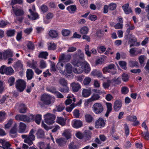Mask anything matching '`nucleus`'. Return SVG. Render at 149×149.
Listing matches in <instances>:
<instances>
[{"mask_svg": "<svg viewBox=\"0 0 149 149\" xmlns=\"http://www.w3.org/2000/svg\"><path fill=\"white\" fill-rule=\"evenodd\" d=\"M57 68L62 74H65V56L64 54H61L60 56L59 61L56 65Z\"/></svg>", "mask_w": 149, "mask_h": 149, "instance_id": "obj_1", "label": "nucleus"}, {"mask_svg": "<svg viewBox=\"0 0 149 149\" xmlns=\"http://www.w3.org/2000/svg\"><path fill=\"white\" fill-rule=\"evenodd\" d=\"M41 100L44 104L48 105L54 103L55 100L53 96L48 94H45L41 96Z\"/></svg>", "mask_w": 149, "mask_h": 149, "instance_id": "obj_2", "label": "nucleus"}, {"mask_svg": "<svg viewBox=\"0 0 149 149\" xmlns=\"http://www.w3.org/2000/svg\"><path fill=\"white\" fill-rule=\"evenodd\" d=\"M82 62H78V60H73L72 63L75 66L73 71L75 73L80 74L82 73L84 71V69L82 67Z\"/></svg>", "mask_w": 149, "mask_h": 149, "instance_id": "obj_3", "label": "nucleus"}, {"mask_svg": "<svg viewBox=\"0 0 149 149\" xmlns=\"http://www.w3.org/2000/svg\"><path fill=\"white\" fill-rule=\"evenodd\" d=\"M106 120L102 117L99 118L95 123L94 127L96 129H101L104 127Z\"/></svg>", "mask_w": 149, "mask_h": 149, "instance_id": "obj_4", "label": "nucleus"}, {"mask_svg": "<svg viewBox=\"0 0 149 149\" xmlns=\"http://www.w3.org/2000/svg\"><path fill=\"white\" fill-rule=\"evenodd\" d=\"M93 112L96 114H100L103 111L104 108L102 104L96 103L94 104L92 107Z\"/></svg>", "mask_w": 149, "mask_h": 149, "instance_id": "obj_5", "label": "nucleus"}, {"mask_svg": "<svg viewBox=\"0 0 149 149\" xmlns=\"http://www.w3.org/2000/svg\"><path fill=\"white\" fill-rule=\"evenodd\" d=\"M45 123L48 124H51L54 123L56 118L55 116L53 114L47 113L44 116Z\"/></svg>", "mask_w": 149, "mask_h": 149, "instance_id": "obj_6", "label": "nucleus"}, {"mask_svg": "<svg viewBox=\"0 0 149 149\" xmlns=\"http://www.w3.org/2000/svg\"><path fill=\"white\" fill-rule=\"evenodd\" d=\"M26 85L25 82L24 80L20 79L16 81V87L18 91L22 92L25 88Z\"/></svg>", "mask_w": 149, "mask_h": 149, "instance_id": "obj_7", "label": "nucleus"}, {"mask_svg": "<svg viewBox=\"0 0 149 149\" xmlns=\"http://www.w3.org/2000/svg\"><path fill=\"white\" fill-rule=\"evenodd\" d=\"M12 11H13L17 16H21L23 15L24 12L22 10L18 8L17 6H12Z\"/></svg>", "mask_w": 149, "mask_h": 149, "instance_id": "obj_8", "label": "nucleus"}, {"mask_svg": "<svg viewBox=\"0 0 149 149\" xmlns=\"http://www.w3.org/2000/svg\"><path fill=\"white\" fill-rule=\"evenodd\" d=\"M91 74L93 76H95L98 78H101V79L103 80L105 79V77L103 76L102 72L99 70H94L91 72Z\"/></svg>", "mask_w": 149, "mask_h": 149, "instance_id": "obj_9", "label": "nucleus"}, {"mask_svg": "<svg viewBox=\"0 0 149 149\" xmlns=\"http://www.w3.org/2000/svg\"><path fill=\"white\" fill-rule=\"evenodd\" d=\"M122 106V102L121 100H116L114 103L113 108L115 111H118L120 110Z\"/></svg>", "mask_w": 149, "mask_h": 149, "instance_id": "obj_10", "label": "nucleus"}, {"mask_svg": "<svg viewBox=\"0 0 149 149\" xmlns=\"http://www.w3.org/2000/svg\"><path fill=\"white\" fill-rule=\"evenodd\" d=\"M70 86L74 92L78 91L81 88V85L77 82H73L71 83L70 84Z\"/></svg>", "mask_w": 149, "mask_h": 149, "instance_id": "obj_11", "label": "nucleus"}, {"mask_svg": "<svg viewBox=\"0 0 149 149\" xmlns=\"http://www.w3.org/2000/svg\"><path fill=\"white\" fill-rule=\"evenodd\" d=\"M13 56V52L10 49L6 50L3 52V57L4 60L8 58L12 57Z\"/></svg>", "mask_w": 149, "mask_h": 149, "instance_id": "obj_12", "label": "nucleus"}, {"mask_svg": "<svg viewBox=\"0 0 149 149\" xmlns=\"http://www.w3.org/2000/svg\"><path fill=\"white\" fill-rule=\"evenodd\" d=\"M27 118V116L23 114H18L15 117V119L17 120L28 122V120Z\"/></svg>", "mask_w": 149, "mask_h": 149, "instance_id": "obj_13", "label": "nucleus"}, {"mask_svg": "<svg viewBox=\"0 0 149 149\" xmlns=\"http://www.w3.org/2000/svg\"><path fill=\"white\" fill-rule=\"evenodd\" d=\"M17 125L15 123L10 132V135L12 138H15L17 135Z\"/></svg>", "mask_w": 149, "mask_h": 149, "instance_id": "obj_14", "label": "nucleus"}, {"mask_svg": "<svg viewBox=\"0 0 149 149\" xmlns=\"http://www.w3.org/2000/svg\"><path fill=\"white\" fill-rule=\"evenodd\" d=\"M72 125L74 128H78L82 127L83 124L80 120H74L72 122Z\"/></svg>", "mask_w": 149, "mask_h": 149, "instance_id": "obj_15", "label": "nucleus"}, {"mask_svg": "<svg viewBox=\"0 0 149 149\" xmlns=\"http://www.w3.org/2000/svg\"><path fill=\"white\" fill-rule=\"evenodd\" d=\"M130 53L131 56H133L138 54H141L142 53V49L137 50L135 48H133L130 49Z\"/></svg>", "mask_w": 149, "mask_h": 149, "instance_id": "obj_16", "label": "nucleus"}, {"mask_svg": "<svg viewBox=\"0 0 149 149\" xmlns=\"http://www.w3.org/2000/svg\"><path fill=\"white\" fill-rule=\"evenodd\" d=\"M81 64H82V67L84 68V70L85 73H88L91 70L89 64L86 61L82 62Z\"/></svg>", "mask_w": 149, "mask_h": 149, "instance_id": "obj_17", "label": "nucleus"}, {"mask_svg": "<svg viewBox=\"0 0 149 149\" xmlns=\"http://www.w3.org/2000/svg\"><path fill=\"white\" fill-rule=\"evenodd\" d=\"M72 72V67L70 64L68 63L66 65V77L71 76Z\"/></svg>", "mask_w": 149, "mask_h": 149, "instance_id": "obj_18", "label": "nucleus"}, {"mask_svg": "<svg viewBox=\"0 0 149 149\" xmlns=\"http://www.w3.org/2000/svg\"><path fill=\"white\" fill-rule=\"evenodd\" d=\"M67 100H66V105H68L71 104L73 100L74 102H75V99L73 94H69L67 97Z\"/></svg>", "mask_w": 149, "mask_h": 149, "instance_id": "obj_19", "label": "nucleus"}, {"mask_svg": "<svg viewBox=\"0 0 149 149\" xmlns=\"http://www.w3.org/2000/svg\"><path fill=\"white\" fill-rule=\"evenodd\" d=\"M82 96L84 97H87L91 95V90L90 88L86 89H84L82 91Z\"/></svg>", "mask_w": 149, "mask_h": 149, "instance_id": "obj_20", "label": "nucleus"}, {"mask_svg": "<svg viewBox=\"0 0 149 149\" xmlns=\"http://www.w3.org/2000/svg\"><path fill=\"white\" fill-rule=\"evenodd\" d=\"M107 66L111 74H114L116 73V66L113 64H111Z\"/></svg>", "mask_w": 149, "mask_h": 149, "instance_id": "obj_21", "label": "nucleus"}, {"mask_svg": "<svg viewBox=\"0 0 149 149\" xmlns=\"http://www.w3.org/2000/svg\"><path fill=\"white\" fill-rule=\"evenodd\" d=\"M49 36L51 38H56L58 36V33L57 31L54 30H51L49 32Z\"/></svg>", "mask_w": 149, "mask_h": 149, "instance_id": "obj_22", "label": "nucleus"}, {"mask_svg": "<svg viewBox=\"0 0 149 149\" xmlns=\"http://www.w3.org/2000/svg\"><path fill=\"white\" fill-rule=\"evenodd\" d=\"M27 65L31 68L35 69L37 66V62L34 59L32 60L31 61H29L27 62Z\"/></svg>", "mask_w": 149, "mask_h": 149, "instance_id": "obj_23", "label": "nucleus"}, {"mask_svg": "<svg viewBox=\"0 0 149 149\" xmlns=\"http://www.w3.org/2000/svg\"><path fill=\"white\" fill-rule=\"evenodd\" d=\"M26 76L28 80H31L33 77L34 73L31 69H27L26 72Z\"/></svg>", "mask_w": 149, "mask_h": 149, "instance_id": "obj_24", "label": "nucleus"}, {"mask_svg": "<svg viewBox=\"0 0 149 149\" xmlns=\"http://www.w3.org/2000/svg\"><path fill=\"white\" fill-rule=\"evenodd\" d=\"M106 104L107 107V110L105 114V116L107 117L112 109V105L111 103L110 102L107 103Z\"/></svg>", "mask_w": 149, "mask_h": 149, "instance_id": "obj_25", "label": "nucleus"}, {"mask_svg": "<svg viewBox=\"0 0 149 149\" xmlns=\"http://www.w3.org/2000/svg\"><path fill=\"white\" fill-rule=\"evenodd\" d=\"M86 121L88 123H90L92 122L94 120L93 117L91 115L86 114L85 116Z\"/></svg>", "mask_w": 149, "mask_h": 149, "instance_id": "obj_26", "label": "nucleus"}, {"mask_svg": "<svg viewBox=\"0 0 149 149\" xmlns=\"http://www.w3.org/2000/svg\"><path fill=\"white\" fill-rule=\"evenodd\" d=\"M26 128V125L25 124L22 122H20L19 126V132L20 133L24 132Z\"/></svg>", "mask_w": 149, "mask_h": 149, "instance_id": "obj_27", "label": "nucleus"}, {"mask_svg": "<svg viewBox=\"0 0 149 149\" xmlns=\"http://www.w3.org/2000/svg\"><path fill=\"white\" fill-rule=\"evenodd\" d=\"M83 137L86 140H88L91 138V132L88 130H85L83 132Z\"/></svg>", "mask_w": 149, "mask_h": 149, "instance_id": "obj_28", "label": "nucleus"}, {"mask_svg": "<svg viewBox=\"0 0 149 149\" xmlns=\"http://www.w3.org/2000/svg\"><path fill=\"white\" fill-rule=\"evenodd\" d=\"M74 59L75 60V58H77V59H78L79 58L80 59H83L84 58V54L80 50H79L78 51L77 55L76 54L74 56Z\"/></svg>", "mask_w": 149, "mask_h": 149, "instance_id": "obj_29", "label": "nucleus"}, {"mask_svg": "<svg viewBox=\"0 0 149 149\" xmlns=\"http://www.w3.org/2000/svg\"><path fill=\"white\" fill-rule=\"evenodd\" d=\"M48 54L47 52H40L38 57L39 58L47 59Z\"/></svg>", "mask_w": 149, "mask_h": 149, "instance_id": "obj_30", "label": "nucleus"}, {"mask_svg": "<svg viewBox=\"0 0 149 149\" xmlns=\"http://www.w3.org/2000/svg\"><path fill=\"white\" fill-rule=\"evenodd\" d=\"M29 11L31 14V19L33 20H35L38 18V15L37 13L33 12L32 11V10L31 9H30L29 10Z\"/></svg>", "mask_w": 149, "mask_h": 149, "instance_id": "obj_31", "label": "nucleus"}, {"mask_svg": "<svg viewBox=\"0 0 149 149\" xmlns=\"http://www.w3.org/2000/svg\"><path fill=\"white\" fill-rule=\"evenodd\" d=\"M107 82H104L103 83V86L105 89H108L110 86L111 81L109 78H106Z\"/></svg>", "mask_w": 149, "mask_h": 149, "instance_id": "obj_32", "label": "nucleus"}, {"mask_svg": "<svg viewBox=\"0 0 149 149\" xmlns=\"http://www.w3.org/2000/svg\"><path fill=\"white\" fill-rule=\"evenodd\" d=\"M88 28L87 27L84 26L81 28L80 33L82 34H86L88 33Z\"/></svg>", "mask_w": 149, "mask_h": 149, "instance_id": "obj_33", "label": "nucleus"}, {"mask_svg": "<svg viewBox=\"0 0 149 149\" xmlns=\"http://www.w3.org/2000/svg\"><path fill=\"white\" fill-rule=\"evenodd\" d=\"M14 68L16 69L22 68L23 65L20 61H18L14 65Z\"/></svg>", "mask_w": 149, "mask_h": 149, "instance_id": "obj_34", "label": "nucleus"}, {"mask_svg": "<svg viewBox=\"0 0 149 149\" xmlns=\"http://www.w3.org/2000/svg\"><path fill=\"white\" fill-rule=\"evenodd\" d=\"M36 135L38 138H42L45 135L44 131L41 129H39L37 131Z\"/></svg>", "mask_w": 149, "mask_h": 149, "instance_id": "obj_35", "label": "nucleus"}, {"mask_svg": "<svg viewBox=\"0 0 149 149\" xmlns=\"http://www.w3.org/2000/svg\"><path fill=\"white\" fill-rule=\"evenodd\" d=\"M5 74L7 75H10L14 72V71L11 67H6L5 70Z\"/></svg>", "mask_w": 149, "mask_h": 149, "instance_id": "obj_36", "label": "nucleus"}, {"mask_svg": "<svg viewBox=\"0 0 149 149\" xmlns=\"http://www.w3.org/2000/svg\"><path fill=\"white\" fill-rule=\"evenodd\" d=\"M56 141L57 143L59 146H62L64 144L65 142V139L64 138H61L59 139H56Z\"/></svg>", "mask_w": 149, "mask_h": 149, "instance_id": "obj_37", "label": "nucleus"}, {"mask_svg": "<svg viewBox=\"0 0 149 149\" xmlns=\"http://www.w3.org/2000/svg\"><path fill=\"white\" fill-rule=\"evenodd\" d=\"M27 108L24 104H21L20 107L19 112L21 113H24L26 112Z\"/></svg>", "mask_w": 149, "mask_h": 149, "instance_id": "obj_38", "label": "nucleus"}, {"mask_svg": "<svg viewBox=\"0 0 149 149\" xmlns=\"http://www.w3.org/2000/svg\"><path fill=\"white\" fill-rule=\"evenodd\" d=\"M35 131L33 129H32L29 132L28 137L32 140H34L35 139V136L34 135V133Z\"/></svg>", "mask_w": 149, "mask_h": 149, "instance_id": "obj_39", "label": "nucleus"}, {"mask_svg": "<svg viewBox=\"0 0 149 149\" xmlns=\"http://www.w3.org/2000/svg\"><path fill=\"white\" fill-rule=\"evenodd\" d=\"M100 98L99 95L96 94H93L91 98H89L92 102L96 100L99 99Z\"/></svg>", "mask_w": 149, "mask_h": 149, "instance_id": "obj_40", "label": "nucleus"}, {"mask_svg": "<svg viewBox=\"0 0 149 149\" xmlns=\"http://www.w3.org/2000/svg\"><path fill=\"white\" fill-rule=\"evenodd\" d=\"M6 118V113L4 111H0V122L4 120Z\"/></svg>", "mask_w": 149, "mask_h": 149, "instance_id": "obj_41", "label": "nucleus"}, {"mask_svg": "<svg viewBox=\"0 0 149 149\" xmlns=\"http://www.w3.org/2000/svg\"><path fill=\"white\" fill-rule=\"evenodd\" d=\"M2 145L3 149H12L10 148V144L8 142H3Z\"/></svg>", "mask_w": 149, "mask_h": 149, "instance_id": "obj_42", "label": "nucleus"}, {"mask_svg": "<svg viewBox=\"0 0 149 149\" xmlns=\"http://www.w3.org/2000/svg\"><path fill=\"white\" fill-rule=\"evenodd\" d=\"M42 119V116L40 114H38L35 116L34 120L36 123L39 125L40 124Z\"/></svg>", "mask_w": 149, "mask_h": 149, "instance_id": "obj_43", "label": "nucleus"}, {"mask_svg": "<svg viewBox=\"0 0 149 149\" xmlns=\"http://www.w3.org/2000/svg\"><path fill=\"white\" fill-rule=\"evenodd\" d=\"M47 67V64L45 61L43 60H41L40 62V67L41 69L46 68Z\"/></svg>", "mask_w": 149, "mask_h": 149, "instance_id": "obj_44", "label": "nucleus"}, {"mask_svg": "<svg viewBox=\"0 0 149 149\" xmlns=\"http://www.w3.org/2000/svg\"><path fill=\"white\" fill-rule=\"evenodd\" d=\"M91 80V78L88 77H86L83 81V84L85 85H89Z\"/></svg>", "mask_w": 149, "mask_h": 149, "instance_id": "obj_45", "label": "nucleus"}, {"mask_svg": "<svg viewBox=\"0 0 149 149\" xmlns=\"http://www.w3.org/2000/svg\"><path fill=\"white\" fill-rule=\"evenodd\" d=\"M146 59V57L143 55H141L139 57L138 59L140 63L142 65L144 62L145 60Z\"/></svg>", "mask_w": 149, "mask_h": 149, "instance_id": "obj_46", "label": "nucleus"}, {"mask_svg": "<svg viewBox=\"0 0 149 149\" xmlns=\"http://www.w3.org/2000/svg\"><path fill=\"white\" fill-rule=\"evenodd\" d=\"M57 123L62 126L65 125V122L64 119L61 117H58L57 121Z\"/></svg>", "mask_w": 149, "mask_h": 149, "instance_id": "obj_47", "label": "nucleus"}, {"mask_svg": "<svg viewBox=\"0 0 149 149\" xmlns=\"http://www.w3.org/2000/svg\"><path fill=\"white\" fill-rule=\"evenodd\" d=\"M70 149H78L79 147L77 145H75L73 142H71L68 145Z\"/></svg>", "mask_w": 149, "mask_h": 149, "instance_id": "obj_48", "label": "nucleus"}, {"mask_svg": "<svg viewBox=\"0 0 149 149\" xmlns=\"http://www.w3.org/2000/svg\"><path fill=\"white\" fill-rule=\"evenodd\" d=\"M119 65L123 69L126 70L127 68V63L125 61H120L119 62Z\"/></svg>", "mask_w": 149, "mask_h": 149, "instance_id": "obj_49", "label": "nucleus"}, {"mask_svg": "<svg viewBox=\"0 0 149 149\" xmlns=\"http://www.w3.org/2000/svg\"><path fill=\"white\" fill-rule=\"evenodd\" d=\"M13 120L11 119H10L8 121L6 124L5 125V128L8 129L11 125L13 123Z\"/></svg>", "mask_w": 149, "mask_h": 149, "instance_id": "obj_50", "label": "nucleus"}, {"mask_svg": "<svg viewBox=\"0 0 149 149\" xmlns=\"http://www.w3.org/2000/svg\"><path fill=\"white\" fill-rule=\"evenodd\" d=\"M129 91V89L127 87L123 86L121 88V92L123 94H126L128 93Z\"/></svg>", "mask_w": 149, "mask_h": 149, "instance_id": "obj_51", "label": "nucleus"}, {"mask_svg": "<svg viewBox=\"0 0 149 149\" xmlns=\"http://www.w3.org/2000/svg\"><path fill=\"white\" fill-rule=\"evenodd\" d=\"M71 131L70 130H66V139H69L71 138Z\"/></svg>", "mask_w": 149, "mask_h": 149, "instance_id": "obj_52", "label": "nucleus"}, {"mask_svg": "<svg viewBox=\"0 0 149 149\" xmlns=\"http://www.w3.org/2000/svg\"><path fill=\"white\" fill-rule=\"evenodd\" d=\"M76 9V7L75 5L70 6L67 8V9L70 12L75 11Z\"/></svg>", "mask_w": 149, "mask_h": 149, "instance_id": "obj_53", "label": "nucleus"}, {"mask_svg": "<svg viewBox=\"0 0 149 149\" xmlns=\"http://www.w3.org/2000/svg\"><path fill=\"white\" fill-rule=\"evenodd\" d=\"M75 107V104L74 103H73L70 106L67 107L66 108V110L69 112H70Z\"/></svg>", "mask_w": 149, "mask_h": 149, "instance_id": "obj_54", "label": "nucleus"}, {"mask_svg": "<svg viewBox=\"0 0 149 149\" xmlns=\"http://www.w3.org/2000/svg\"><path fill=\"white\" fill-rule=\"evenodd\" d=\"M73 115L76 118H79L80 116V113L79 110L75 109L73 111Z\"/></svg>", "mask_w": 149, "mask_h": 149, "instance_id": "obj_55", "label": "nucleus"}, {"mask_svg": "<svg viewBox=\"0 0 149 149\" xmlns=\"http://www.w3.org/2000/svg\"><path fill=\"white\" fill-rule=\"evenodd\" d=\"M122 79L123 81L126 82L128 81L129 77L127 74L123 73L122 75Z\"/></svg>", "mask_w": 149, "mask_h": 149, "instance_id": "obj_56", "label": "nucleus"}, {"mask_svg": "<svg viewBox=\"0 0 149 149\" xmlns=\"http://www.w3.org/2000/svg\"><path fill=\"white\" fill-rule=\"evenodd\" d=\"M104 33V31L99 29L97 31L96 34L97 37H101L103 36Z\"/></svg>", "mask_w": 149, "mask_h": 149, "instance_id": "obj_57", "label": "nucleus"}, {"mask_svg": "<svg viewBox=\"0 0 149 149\" xmlns=\"http://www.w3.org/2000/svg\"><path fill=\"white\" fill-rule=\"evenodd\" d=\"M47 90L48 91L54 94H55L57 92L56 88L53 87H48L47 88Z\"/></svg>", "mask_w": 149, "mask_h": 149, "instance_id": "obj_58", "label": "nucleus"}, {"mask_svg": "<svg viewBox=\"0 0 149 149\" xmlns=\"http://www.w3.org/2000/svg\"><path fill=\"white\" fill-rule=\"evenodd\" d=\"M34 140H32L29 138L27 137L24 140V142L25 143H28L29 145H31L33 143V141Z\"/></svg>", "mask_w": 149, "mask_h": 149, "instance_id": "obj_59", "label": "nucleus"}, {"mask_svg": "<svg viewBox=\"0 0 149 149\" xmlns=\"http://www.w3.org/2000/svg\"><path fill=\"white\" fill-rule=\"evenodd\" d=\"M75 135L77 138L79 139H81L83 137V134L79 131H77L76 132Z\"/></svg>", "mask_w": 149, "mask_h": 149, "instance_id": "obj_60", "label": "nucleus"}, {"mask_svg": "<svg viewBox=\"0 0 149 149\" xmlns=\"http://www.w3.org/2000/svg\"><path fill=\"white\" fill-rule=\"evenodd\" d=\"M116 7V5L115 3H111L109 6V9L111 10H113L115 9Z\"/></svg>", "mask_w": 149, "mask_h": 149, "instance_id": "obj_61", "label": "nucleus"}, {"mask_svg": "<svg viewBox=\"0 0 149 149\" xmlns=\"http://www.w3.org/2000/svg\"><path fill=\"white\" fill-rule=\"evenodd\" d=\"M15 31L14 30H10L7 31V35L9 36H12L15 34Z\"/></svg>", "mask_w": 149, "mask_h": 149, "instance_id": "obj_62", "label": "nucleus"}, {"mask_svg": "<svg viewBox=\"0 0 149 149\" xmlns=\"http://www.w3.org/2000/svg\"><path fill=\"white\" fill-rule=\"evenodd\" d=\"M23 2V0H12L11 1V3L13 5L17 3L21 4Z\"/></svg>", "mask_w": 149, "mask_h": 149, "instance_id": "obj_63", "label": "nucleus"}, {"mask_svg": "<svg viewBox=\"0 0 149 149\" xmlns=\"http://www.w3.org/2000/svg\"><path fill=\"white\" fill-rule=\"evenodd\" d=\"M15 79L13 77H10L8 79V83L10 86H12L14 84Z\"/></svg>", "mask_w": 149, "mask_h": 149, "instance_id": "obj_64", "label": "nucleus"}]
</instances>
